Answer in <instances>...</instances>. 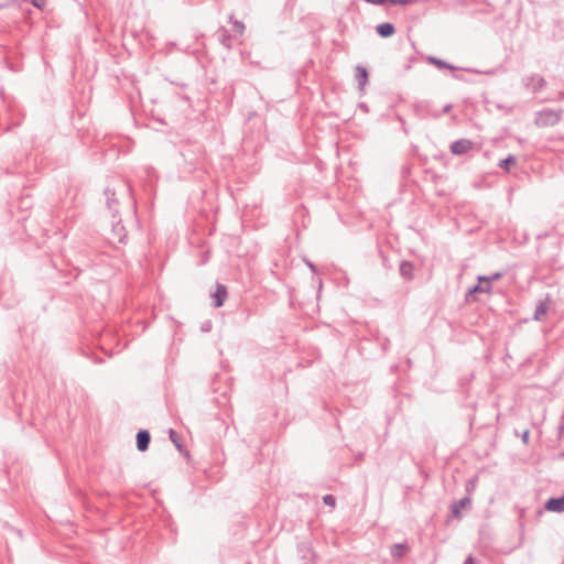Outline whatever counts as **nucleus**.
<instances>
[{"label":"nucleus","instance_id":"obj_24","mask_svg":"<svg viewBox=\"0 0 564 564\" xmlns=\"http://www.w3.org/2000/svg\"><path fill=\"white\" fill-rule=\"evenodd\" d=\"M503 276V272H495L489 275V283L491 284L494 281H498Z\"/></svg>","mask_w":564,"mask_h":564},{"label":"nucleus","instance_id":"obj_34","mask_svg":"<svg viewBox=\"0 0 564 564\" xmlns=\"http://www.w3.org/2000/svg\"><path fill=\"white\" fill-rule=\"evenodd\" d=\"M3 7H4L3 4H0V10H1Z\"/></svg>","mask_w":564,"mask_h":564},{"label":"nucleus","instance_id":"obj_11","mask_svg":"<svg viewBox=\"0 0 564 564\" xmlns=\"http://www.w3.org/2000/svg\"><path fill=\"white\" fill-rule=\"evenodd\" d=\"M547 310H549V300L545 299L543 301H540L535 307L534 319L542 321L543 317L546 315Z\"/></svg>","mask_w":564,"mask_h":564},{"label":"nucleus","instance_id":"obj_31","mask_svg":"<svg viewBox=\"0 0 564 564\" xmlns=\"http://www.w3.org/2000/svg\"><path fill=\"white\" fill-rule=\"evenodd\" d=\"M451 110H452V105H451V104H447V105H445V106H444V108H443L442 112H443V113H447V112H449Z\"/></svg>","mask_w":564,"mask_h":564},{"label":"nucleus","instance_id":"obj_32","mask_svg":"<svg viewBox=\"0 0 564 564\" xmlns=\"http://www.w3.org/2000/svg\"><path fill=\"white\" fill-rule=\"evenodd\" d=\"M464 564H475L474 558H473L471 556H468V557L465 560Z\"/></svg>","mask_w":564,"mask_h":564},{"label":"nucleus","instance_id":"obj_29","mask_svg":"<svg viewBox=\"0 0 564 564\" xmlns=\"http://www.w3.org/2000/svg\"><path fill=\"white\" fill-rule=\"evenodd\" d=\"M34 7L41 9L45 6V0H32Z\"/></svg>","mask_w":564,"mask_h":564},{"label":"nucleus","instance_id":"obj_7","mask_svg":"<svg viewBox=\"0 0 564 564\" xmlns=\"http://www.w3.org/2000/svg\"><path fill=\"white\" fill-rule=\"evenodd\" d=\"M399 272L405 281H412L414 279V264L411 261L402 260L399 265Z\"/></svg>","mask_w":564,"mask_h":564},{"label":"nucleus","instance_id":"obj_21","mask_svg":"<svg viewBox=\"0 0 564 564\" xmlns=\"http://www.w3.org/2000/svg\"><path fill=\"white\" fill-rule=\"evenodd\" d=\"M212 328H213V322L210 319L204 321L200 324V332H203V333H208L212 330Z\"/></svg>","mask_w":564,"mask_h":564},{"label":"nucleus","instance_id":"obj_16","mask_svg":"<svg viewBox=\"0 0 564 564\" xmlns=\"http://www.w3.org/2000/svg\"><path fill=\"white\" fill-rule=\"evenodd\" d=\"M105 195H106V198H107V206L111 210L112 209V205L117 204V199L115 197L116 196V192H115L113 188L106 187L105 188Z\"/></svg>","mask_w":564,"mask_h":564},{"label":"nucleus","instance_id":"obj_23","mask_svg":"<svg viewBox=\"0 0 564 564\" xmlns=\"http://www.w3.org/2000/svg\"><path fill=\"white\" fill-rule=\"evenodd\" d=\"M416 0H388V2L392 3V4H402V6H406V4H411V3H414Z\"/></svg>","mask_w":564,"mask_h":564},{"label":"nucleus","instance_id":"obj_17","mask_svg":"<svg viewBox=\"0 0 564 564\" xmlns=\"http://www.w3.org/2000/svg\"><path fill=\"white\" fill-rule=\"evenodd\" d=\"M517 160L513 155H508L506 159L499 162V167L508 171L511 165L516 164Z\"/></svg>","mask_w":564,"mask_h":564},{"label":"nucleus","instance_id":"obj_6","mask_svg":"<svg viewBox=\"0 0 564 564\" xmlns=\"http://www.w3.org/2000/svg\"><path fill=\"white\" fill-rule=\"evenodd\" d=\"M151 435L148 430H140L135 436L137 448L139 452H145L149 448Z\"/></svg>","mask_w":564,"mask_h":564},{"label":"nucleus","instance_id":"obj_9","mask_svg":"<svg viewBox=\"0 0 564 564\" xmlns=\"http://www.w3.org/2000/svg\"><path fill=\"white\" fill-rule=\"evenodd\" d=\"M527 86H531L533 91L543 89L546 85L545 79L540 75H532L525 83Z\"/></svg>","mask_w":564,"mask_h":564},{"label":"nucleus","instance_id":"obj_33","mask_svg":"<svg viewBox=\"0 0 564 564\" xmlns=\"http://www.w3.org/2000/svg\"><path fill=\"white\" fill-rule=\"evenodd\" d=\"M307 265L310 267V269H311L312 271H315V270H316V268H315V265H314L313 263L307 262Z\"/></svg>","mask_w":564,"mask_h":564},{"label":"nucleus","instance_id":"obj_10","mask_svg":"<svg viewBox=\"0 0 564 564\" xmlns=\"http://www.w3.org/2000/svg\"><path fill=\"white\" fill-rule=\"evenodd\" d=\"M356 79L359 90L362 91L368 82V72L364 66L358 65L356 67Z\"/></svg>","mask_w":564,"mask_h":564},{"label":"nucleus","instance_id":"obj_13","mask_svg":"<svg viewBox=\"0 0 564 564\" xmlns=\"http://www.w3.org/2000/svg\"><path fill=\"white\" fill-rule=\"evenodd\" d=\"M427 62L434 66H436L437 68L440 69H451V70H455L457 69L454 65L447 63L446 61L444 59H441L438 57H435V56H429L427 57Z\"/></svg>","mask_w":564,"mask_h":564},{"label":"nucleus","instance_id":"obj_28","mask_svg":"<svg viewBox=\"0 0 564 564\" xmlns=\"http://www.w3.org/2000/svg\"><path fill=\"white\" fill-rule=\"evenodd\" d=\"M529 436H530V431L529 430L523 431V433L521 434V440H522L523 444L527 445L529 443Z\"/></svg>","mask_w":564,"mask_h":564},{"label":"nucleus","instance_id":"obj_3","mask_svg":"<svg viewBox=\"0 0 564 564\" xmlns=\"http://www.w3.org/2000/svg\"><path fill=\"white\" fill-rule=\"evenodd\" d=\"M471 505V499L469 496H466L459 500L454 501L451 505V514L453 518L460 520L463 518L462 509L469 507Z\"/></svg>","mask_w":564,"mask_h":564},{"label":"nucleus","instance_id":"obj_18","mask_svg":"<svg viewBox=\"0 0 564 564\" xmlns=\"http://www.w3.org/2000/svg\"><path fill=\"white\" fill-rule=\"evenodd\" d=\"M229 21L232 22L234 24V30L239 33V34H242L245 32V24L241 22V21H238V20H235L234 19V14H230L229 15Z\"/></svg>","mask_w":564,"mask_h":564},{"label":"nucleus","instance_id":"obj_26","mask_svg":"<svg viewBox=\"0 0 564 564\" xmlns=\"http://www.w3.org/2000/svg\"><path fill=\"white\" fill-rule=\"evenodd\" d=\"M379 254H380V257L382 259L383 267H386L387 269H391V265L388 262V258L386 257V254L383 253L382 250H379Z\"/></svg>","mask_w":564,"mask_h":564},{"label":"nucleus","instance_id":"obj_25","mask_svg":"<svg viewBox=\"0 0 564 564\" xmlns=\"http://www.w3.org/2000/svg\"><path fill=\"white\" fill-rule=\"evenodd\" d=\"M169 437L174 446H176V430L170 429L169 430Z\"/></svg>","mask_w":564,"mask_h":564},{"label":"nucleus","instance_id":"obj_30","mask_svg":"<svg viewBox=\"0 0 564 564\" xmlns=\"http://www.w3.org/2000/svg\"><path fill=\"white\" fill-rule=\"evenodd\" d=\"M368 3H371V4H376V6H382L386 2H388V0H366Z\"/></svg>","mask_w":564,"mask_h":564},{"label":"nucleus","instance_id":"obj_1","mask_svg":"<svg viewBox=\"0 0 564 564\" xmlns=\"http://www.w3.org/2000/svg\"><path fill=\"white\" fill-rule=\"evenodd\" d=\"M562 109H542L535 112L534 124L539 128L554 127L562 119Z\"/></svg>","mask_w":564,"mask_h":564},{"label":"nucleus","instance_id":"obj_4","mask_svg":"<svg viewBox=\"0 0 564 564\" xmlns=\"http://www.w3.org/2000/svg\"><path fill=\"white\" fill-rule=\"evenodd\" d=\"M112 218H113V220L111 223V226H112L113 237L117 238L120 243H126L127 231H126L124 226L121 224V219L119 218L118 220H116L117 219L116 214L112 215Z\"/></svg>","mask_w":564,"mask_h":564},{"label":"nucleus","instance_id":"obj_8","mask_svg":"<svg viewBox=\"0 0 564 564\" xmlns=\"http://www.w3.org/2000/svg\"><path fill=\"white\" fill-rule=\"evenodd\" d=\"M376 32L379 36L387 39L395 33V26L390 22H384L376 26Z\"/></svg>","mask_w":564,"mask_h":564},{"label":"nucleus","instance_id":"obj_19","mask_svg":"<svg viewBox=\"0 0 564 564\" xmlns=\"http://www.w3.org/2000/svg\"><path fill=\"white\" fill-rule=\"evenodd\" d=\"M476 484H477V477H474L466 481L465 489H466L468 496L471 495L473 491L475 490Z\"/></svg>","mask_w":564,"mask_h":564},{"label":"nucleus","instance_id":"obj_15","mask_svg":"<svg viewBox=\"0 0 564 564\" xmlns=\"http://www.w3.org/2000/svg\"><path fill=\"white\" fill-rule=\"evenodd\" d=\"M408 549L406 544L397 543L391 547V555L394 558H401L404 555L405 550Z\"/></svg>","mask_w":564,"mask_h":564},{"label":"nucleus","instance_id":"obj_22","mask_svg":"<svg viewBox=\"0 0 564 564\" xmlns=\"http://www.w3.org/2000/svg\"><path fill=\"white\" fill-rule=\"evenodd\" d=\"M178 454L183 455L187 460H189V452L178 442L177 445Z\"/></svg>","mask_w":564,"mask_h":564},{"label":"nucleus","instance_id":"obj_12","mask_svg":"<svg viewBox=\"0 0 564 564\" xmlns=\"http://www.w3.org/2000/svg\"><path fill=\"white\" fill-rule=\"evenodd\" d=\"M491 291H492V286L491 285L476 284V285H474L473 288H470L467 291V293H466V301L469 302L470 301V296H473L476 293H491Z\"/></svg>","mask_w":564,"mask_h":564},{"label":"nucleus","instance_id":"obj_27","mask_svg":"<svg viewBox=\"0 0 564 564\" xmlns=\"http://www.w3.org/2000/svg\"><path fill=\"white\" fill-rule=\"evenodd\" d=\"M477 280L479 283H485L486 285H491L489 283V275H478Z\"/></svg>","mask_w":564,"mask_h":564},{"label":"nucleus","instance_id":"obj_5","mask_svg":"<svg viewBox=\"0 0 564 564\" xmlns=\"http://www.w3.org/2000/svg\"><path fill=\"white\" fill-rule=\"evenodd\" d=\"M227 288L224 284L218 283L216 285L215 292L212 294L213 304L215 307H220L224 305L227 299Z\"/></svg>","mask_w":564,"mask_h":564},{"label":"nucleus","instance_id":"obj_20","mask_svg":"<svg viewBox=\"0 0 564 564\" xmlns=\"http://www.w3.org/2000/svg\"><path fill=\"white\" fill-rule=\"evenodd\" d=\"M323 502L326 506L334 508L336 506V498H335V496L328 494L323 497Z\"/></svg>","mask_w":564,"mask_h":564},{"label":"nucleus","instance_id":"obj_2","mask_svg":"<svg viewBox=\"0 0 564 564\" xmlns=\"http://www.w3.org/2000/svg\"><path fill=\"white\" fill-rule=\"evenodd\" d=\"M473 148V142L469 139H459L454 141L449 150L455 155H463L470 151Z\"/></svg>","mask_w":564,"mask_h":564},{"label":"nucleus","instance_id":"obj_14","mask_svg":"<svg viewBox=\"0 0 564 564\" xmlns=\"http://www.w3.org/2000/svg\"><path fill=\"white\" fill-rule=\"evenodd\" d=\"M217 36H218V41L226 47V48H230L232 46V37L229 33L228 30L226 29H220L218 32H217Z\"/></svg>","mask_w":564,"mask_h":564}]
</instances>
